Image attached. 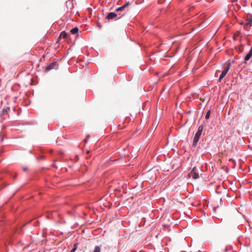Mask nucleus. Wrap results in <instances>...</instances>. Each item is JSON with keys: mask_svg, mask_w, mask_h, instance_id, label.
Instances as JSON below:
<instances>
[{"mask_svg": "<svg viewBox=\"0 0 252 252\" xmlns=\"http://www.w3.org/2000/svg\"><path fill=\"white\" fill-rule=\"evenodd\" d=\"M203 129V127H198V130L197 132L195 133L193 138V140L192 144V147H195L196 146L197 143L199 141L200 136L202 134Z\"/></svg>", "mask_w": 252, "mask_h": 252, "instance_id": "f257e3e1", "label": "nucleus"}, {"mask_svg": "<svg viewBox=\"0 0 252 252\" xmlns=\"http://www.w3.org/2000/svg\"><path fill=\"white\" fill-rule=\"evenodd\" d=\"M230 63H228L227 64V66L225 67L224 69L222 71L220 78H219V81H220L226 75L227 72L230 69Z\"/></svg>", "mask_w": 252, "mask_h": 252, "instance_id": "f03ea898", "label": "nucleus"}, {"mask_svg": "<svg viewBox=\"0 0 252 252\" xmlns=\"http://www.w3.org/2000/svg\"><path fill=\"white\" fill-rule=\"evenodd\" d=\"M57 68H58V65H57V64L56 63L53 62L51 63H50V64H49L48 66H46L45 70L46 72H47V71L50 70L51 69H57Z\"/></svg>", "mask_w": 252, "mask_h": 252, "instance_id": "7ed1b4c3", "label": "nucleus"}, {"mask_svg": "<svg viewBox=\"0 0 252 252\" xmlns=\"http://www.w3.org/2000/svg\"><path fill=\"white\" fill-rule=\"evenodd\" d=\"M195 167H193L191 171L190 172V174L191 176H192V178L194 179H197L199 178V174L196 172H195Z\"/></svg>", "mask_w": 252, "mask_h": 252, "instance_id": "20e7f679", "label": "nucleus"}, {"mask_svg": "<svg viewBox=\"0 0 252 252\" xmlns=\"http://www.w3.org/2000/svg\"><path fill=\"white\" fill-rule=\"evenodd\" d=\"M117 16L118 15L114 12H110L107 15L106 18L108 20L113 19L116 18Z\"/></svg>", "mask_w": 252, "mask_h": 252, "instance_id": "39448f33", "label": "nucleus"}, {"mask_svg": "<svg viewBox=\"0 0 252 252\" xmlns=\"http://www.w3.org/2000/svg\"><path fill=\"white\" fill-rule=\"evenodd\" d=\"M129 4H130L129 2H128V1L126 2V3H125L124 5L116 9V11L118 12V11H122L125 8H126L128 5H129Z\"/></svg>", "mask_w": 252, "mask_h": 252, "instance_id": "423d86ee", "label": "nucleus"}, {"mask_svg": "<svg viewBox=\"0 0 252 252\" xmlns=\"http://www.w3.org/2000/svg\"><path fill=\"white\" fill-rule=\"evenodd\" d=\"M252 56V49H251L249 52L245 56L244 60L245 61H248Z\"/></svg>", "mask_w": 252, "mask_h": 252, "instance_id": "0eeeda50", "label": "nucleus"}, {"mask_svg": "<svg viewBox=\"0 0 252 252\" xmlns=\"http://www.w3.org/2000/svg\"><path fill=\"white\" fill-rule=\"evenodd\" d=\"M247 25H248L249 27H251L252 26V16H251L250 17H248L246 19Z\"/></svg>", "mask_w": 252, "mask_h": 252, "instance_id": "6e6552de", "label": "nucleus"}, {"mask_svg": "<svg viewBox=\"0 0 252 252\" xmlns=\"http://www.w3.org/2000/svg\"><path fill=\"white\" fill-rule=\"evenodd\" d=\"M68 36V34L65 32H62L60 34V38H66Z\"/></svg>", "mask_w": 252, "mask_h": 252, "instance_id": "1a4fd4ad", "label": "nucleus"}, {"mask_svg": "<svg viewBox=\"0 0 252 252\" xmlns=\"http://www.w3.org/2000/svg\"><path fill=\"white\" fill-rule=\"evenodd\" d=\"M70 32L72 33V34H76L78 32V28H74L73 29H72L71 31H70Z\"/></svg>", "mask_w": 252, "mask_h": 252, "instance_id": "9d476101", "label": "nucleus"}, {"mask_svg": "<svg viewBox=\"0 0 252 252\" xmlns=\"http://www.w3.org/2000/svg\"><path fill=\"white\" fill-rule=\"evenodd\" d=\"M78 245V243H76L75 244H74V246H73V248L71 250L70 252H75V251L76 250L77 248Z\"/></svg>", "mask_w": 252, "mask_h": 252, "instance_id": "9b49d317", "label": "nucleus"}, {"mask_svg": "<svg viewBox=\"0 0 252 252\" xmlns=\"http://www.w3.org/2000/svg\"><path fill=\"white\" fill-rule=\"evenodd\" d=\"M101 248L100 246H95L94 252H100Z\"/></svg>", "mask_w": 252, "mask_h": 252, "instance_id": "f8f14e48", "label": "nucleus"}, {"mask_svg": "<svg viewBox=\"0 0 252 252\" xmlns=\"http://www.w3.org/2000/svg\"><path fill=\"white\" fill-rule=\"evenodd\" d=\"M250 27H249L248 25H247V24L245 23V24H244V29L245 30H248L249 31L250 29Z\"/></svg>", "mask_w": 252, "mask_h": 252, "instance_id": "ddd939ff", "label": "nucleus"}, {"mask_svg": "<svg viewBox=\"0 0 252 252\" xmlns=\"http://www.w3.org/2000/svg\"><path fill=\"white\" fill-rule=\"evenodd\" d=\"M210 111H208L206 114L205 119L206 120L208 119L210 117Z\"/></svg>", "mask_w": 252, "mask_h": 252, "instance_id": "4468645a", "label": "nucleus"}, {"mask_svg": "<svg viewBox=\"0 0 252 252\" xmlns=\"http://www.w3.org/2000/svg\"><path fill=\"white\" fill-rule=\"evenodd\" d=\"M27 169H28V168L27 167H24L23 168V171H26L27 170Z\"/></svg>", "mask_w": 252, "mask_h": 252, "instance_id": "2eb2a0df", "label": "nucleus"}, {"mask_svg": "<svg viewBox=\"0 0 252 252\" xmlns=\"http://www.w3.org/2000/svg\"><path fill=\"white\" fill-rule=\"evenodd\" d=\"M16 176H17V175H16V174H15V175H12V178H13V179H15L16 178Z\"/></svg>", "mask_w": 252, "mask_h": 252, "instance_id": "dca6fc26", "label": "nucleus"}, {"mask_svg": "<svg viewBox=\"0 0 252 252\" xmlns=\"http://www.w3.org/2000/svg\"><path fill=\"white\" fill-rule=\"evenodd\" d=\"M90 137H91V135H90V134H87V135H86V138L87 139H88V138H89Z\"/></svg>", "mask_w": 252, "mask_h": 252, "instance_id": "f3484780", "label": "nucleus"}, {"mask_svg": "<svg viewBox=\"0 0 252 252\" xmlns=\"http://www.w3.org/2000/svg\"><path fill=\"white\" fill-rule=\"evenodd\" d=\"M87 139L86 138H85L84 140V142L85 143H87Z\"/></svg>", "mask_w": 252, "mask_h": 252, "instance_id": "a211bd4d", "label": "nucleus"}]
</instances>
